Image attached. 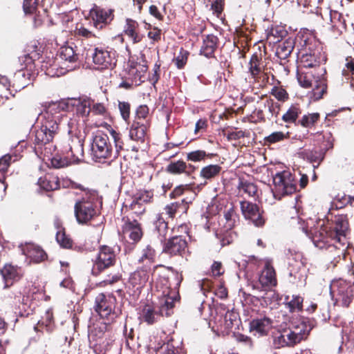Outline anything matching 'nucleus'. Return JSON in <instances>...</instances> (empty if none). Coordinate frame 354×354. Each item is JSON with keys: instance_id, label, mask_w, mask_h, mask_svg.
<instances>
[{"instance_id": "1", "label": "nucleus", "mask_w": 354, "mask_h": 354, "mask_svg": "<svg viewBox=\"0 0 354 354\" xmlns=\"http://www.w3.org/2000/svg\"><path fill=\"white\" fill-rule=\"evenodd\" d=\"M278 327L282 332L274 339V344L277 348L295 346L306 337L312 329L304 320L283 313Z\"/></svg>"}, {"instance_id": "2", "label": "nucleus", "mask_w": 354, "mask_h": 354, "mask_svg": "<svg viewBox=\"0 0 354 354\" xmlns=\"http://www.w3.org/2000/svg\"><path fill=\"white\" fill-rule=\"evenodd\" d=\"M58 131L59 127L55 122L41 121L40 128L35 130L31 138L34 151L38 156L48 157L51 154L52 142Z\"/></svg>"}, {"instance_id": "3", "label": "nucleus", "mask_w": 354, "mask_h": 354, "mask_svg": "<svg viewBox=\"0 0 354 354\" xmlns=\"http://www.w3.org/2000/svg\"><path fill=\"white\" fill-rule=\"evenodd\" d=\"M84 192V196L81 199L78 200L74 206L76 220L80 224L87 223L97 215V192L88 188Z\"/></svg>"}, {"instance_id": "4", "label": "nucleus", "mask_w": 354, "mask_h": 354, "mask_svg": "<svg viewBox=\"0 0 354 354\" xmlns=\"http://www.w3.org/2000/svg\"><path fill=\"white\" fill-rule=\"evenodd\" d=\"M240 323L236 311H211L209 327L216 335H225Z\"/></svg>"}, {"instance_id": "5", "label": "nucleus", "mask_w": 354, "mask_h": 354, "mask_svg": "<svg viewBox=\"0 0 354 354\" xmlns=\"http://www.w3.org/2000/svg\"><path fill=\"white\" fill-rule=\"evenodd\" d=\"M297 78L301 86L305 88H313L311 97L319 100L327 91L326 79L316 76L313 70L297 68Z\"/></svg>"}, {"instance_id": "6", "label": "nucleus", "mask_w": 354, "mask_h": 354, "mask_svg": "<svg viewBox=\"0 0 354 354\" xmlns=\"http://www.w3.org/2000/svg\"><path fill=\"white\" fill-rule=\"evenodd\" d=\"M113 147L107 134L97 131L92 138L91 155L95 162H101L112 157Z\"/></svg>"}, {"instance_id": "7", "label": "nucleus", "mask_w": 354, "mask_h": 354, "mask_svg": "<svg viewBox=\"0 0 354 354\" xmlns=\"http://www.w3.org/2000/svg\"><path fill=\"white\" fill-rule=\"evenodd\" d=\"M117 261V255L114 249L109 245H100L98 252L93 260L91 274L98 277L105 270L113 267Z\"/></svg>"}, {"instance_id": "8", "label": "nucleus", "mask_w": 354, "mask_h": 354, "mask_svg": "<svg viewBox=\"0 0 354 354\" xmlns=\"http://www.w3.org/2000/svg\"><path fill=\"white\" fill-rule=\"evenodd\" d=\"M273 196L276 199L290 195L297 191V185L294 177L288 171L277 173L273 177Z\"/></svg>"}, {"instance_id": "9", "label": "nucleus", "mask_w": 354, "mask_h": 354, "mask_svg": "<svg viewBox=\"0 0 354 354\" xmlns=\"http://www.w3.org/2000/svg\"><path fill=\"white\" fill-rule=\"evenodd\" d=\"M330 294L335 299L337 307L348 308L353 299V290L350 284L342 279L332 281L330 286Z\"/></svg>"}, {"instance_id": "10", "label": "nucleus", "mask_w": 354, "mask_h": 354, "mask_svg": "<svg viewBox=\"0 0 354 354\" xmlns=\"http://www.w3.org/2000/svg\"><path fill=\"white\" fill-rule=\"evenodd\" d=\"M115 9L104 8L94 4L89 10V18L93 26L97 30H102L111 26L115 19Z\"/></svg>"}, {"instance_id": "11", "label": "nucleus", "mask_w": 354, "mask_h": 354, "mask_svg": "<svg viewBox=\"0 0 354 354\" xmlns=\"http://www.w3.org/2000/svg\"><path fill=\"white\" fill-rule=\"evenodd\" d=\"M91 57L97 70L111 69L115 65V53L109 46H95L92 50Z\"/></svg>"}, {"instance_id": "12", "label": "nucleus", "mask_w": 354, "mask_h": 354, "mask_svg": "<svg viewBox=\"0 0 354 354\" xmlns=\"http://www.w3.org/2000/svg\"><path fill=\"white\" fill-rule=\"evenodd\" d=\"M240 209L244 218L257 227H262L266 222L265 211L257 203L249 201H240Z\"/></svg>"}, {"instance_id": "13", "label": "nucleus", "mask_w": 354, "mask_h": 354, "mask_svg": "<svg viewBox=\"0 0 354 354\" xmlns=\"http://www.w3.org/2000/svg\"><path fill=\"white\" fill-rule=\"evenodd\" d=\"M122 231L133 243H138L144 235V230L142 223L133 215L122 216Z\"/></svg>"}, {"instance_id": "14", "label": "nucleus", "mask_w": 354, "mask_h": 354, "mask_svg": "<svg viewBox=\"0 0 354 354\" xmlns=\"http://www.w3.org/2000/svg\"><path fill=\"white\" fill-rule=\"evenodd\" d=\"M149 271L145 268H138L131 273L127 283V292L130 295L138 297L149 280Z\"/></svg>"}, {"instance_id": "15", "label": "nucleus", "mask_w": 354, "mask_h": 354, "mask_svg": "<svg viewBox=\"0 0 354 354\" xmlns=\"http://www.w3.org/2000/svg\"><path fill=\"white\" fill-rule=\"evenodd\" d=\"M327 61V55L322 50H314L306 52L298 57L299 68L315 70L319 67L321 64H324Z\"/></svg>"}, {"instance_id": "16", "label": "nucleus", "mask_w": 354, "mask_h": 354, "mask_svg": "<svg viewBox=\"0 0 354 354\" xmlns=\"http://www.w3.org/2000/svg\"><path fill=\"white\" fill-rule=\"evenodd\" d=\"M306 234L312 240L315 246L319 250L326 248V245L334 241L335 239L324 221L318 227L311 230L310 232L306 231Z\"/></svg>"}, {"instance_id": "17", "label": "nucleus", "mask_w": 354, "mask_h": 354, "mask_svg": "<svg viewBox=\"0 0 354 354\" xmlns=\"http://www.w3.org/2000/svg\"><path fill=\"white\" fill-rule=\"evenodd\" d=\"M144 57L145 55H142L140 59L131 58L127 63V74L129 79H132L135 82L136 86L144 82L142 78L145 77L149 68L147 62Z\"/></svg>"}, {"instance_id": "18", "label": "nucleus", "mask_w": 354, "mask_h": 354, "mask_svg": "<svg viewBox=\"0 0 354 354\" xmlns=\"http://www.w3.org/2000/svg\"><path fill=\"white\" fill-rule=\"evenodd\" d=\"M326 226L332 232V234L339 241H345L346 232L348 230V221L346 215L335 216L334 218H331L329 221L327 218Z\"/></svg>"}, {"instance_id": "19", "label": "nucleus", "mask_w": 354, "mask_h": 354, "mask_svg": "<svg viewBox=\"0 0 354 354\" xmlns=\"http://www.w3.org/2000/svg\"><path fill=\"white\" fill-rule=\"evenodd\" d=\"M65 111H68V101L51 102L45 106V111L41 115V121L55 122L59 127L61 112Z\"/></svg>"}, {"instance_id": "20", "label": "nucleus", "mask_w": 354, "mask_h": 354, "mask_svg": "<svg viewBox=\"0 0 354 354\" xmlns=\"http://www.w3.org/2000/svg\"><path fill=\"white\" fill-rule=\"evenodd\" d=\"M188 243L186 237L183 236H174L165 242L163 252L171 256L183 257L187 250Z\"/></svg>"}, {"instance_id": "21", "label": "nucleus", "mask_w": 354, "mask_h": 354, "mask_svg": "<svg viewBox=\"0 0 354 354\" xmlns=\"http://www.w3.org/2000/svg\"><path fill=\"white\" fill-rule=\"evenodd\" d=\"M283 311H277V315L274 316L275 319L271 320L270 318L253 320L251 323V328L255 330L261 335H266L272 327H278L281 322V318Z\"/></svg>"}, {"instance_id": "22", "label": "nucleus", "mask_w": 354, "mask_h": 354, "mask_svg": "<svg viewBox=\"0 0 354 354\" xmlns=\"http://www.w3.org/2000/svg\"><path fill=\"white\" fill-rule=\"evenodd\" d=\"M197 167L183 160L171 161L166 167L165 171L169 174L176 176L185 174L187 176H191L195 172Z\"/></svg>"}, {"instance_id": "23", "label": "nucleus", "mask_w": 354, "mask_h": 354, "mask_svg": "<svg viewBox=\"0 0 354 354\" xmlns=\"http://www.w3.org/2000/svg\"><path fill=\"white\" fill-rule=\"evenodd\" d=\"M1 274L5 281V288H8L23 277L24 271L20 267L7 263L1 270Z\"/></svg>"}, {"instance_id": "24", "label": "nucleus", "mask_w": 354, "mask_h": 354, "mask_svg": "<svg viewBox=\"0 0 354 354\" xmlns=\"http://www.w3.org/2000/svg\"><path fill=\"white\" fill-rule=\"evenodd\" d=\"M288 281L297 287L306 284L307 272L306 266L299 263L295 266H288Z\"/></svg>"}, {"instance_id": "25", "label": "nucleus", "mask_w": 354, "mask_h": 354, "mask_svg": "<svg viewBox=\"0 0 354 354\" xmlns=\"http://www.w3.org/2000/svg\"><path fill=\"white\" fill-rule=\"evenodd\" d=\"M123 33L131 40L133 44L140 43L144 38V35L140 32L139 23L131 18L125 19Z\"/></svg>"}, {"instance_id": "26", "label": "nucleus", "mask_w": 354, "mask_h": 354, "mask_svg": "<svg viewBox=\"0 0 354 354\" xmlns=\"http://www.w3.org/2000/svg\"><path fill=\"white\" fill-rule=\"evenodd\" d=\"M68 107L75 106L76 113L82 117H88L91 111L92 100L86 95L81 96L78 98H71L68 100Z\"/></svg>"}, {"instance_id": "27", "label": "nucleus", "mask_w": 354, "mask_h": 354, "mask_svg": "<svg viewBox=\"0 0 354 354\" xmlns=\"http://www.w3.org/2000/svg\"><path fill=\"white\" fill-rule=\"evenodd\" d=\"M218 38L213 34L203 35L200 55H204L209 59L215 57L214 53L218 48Z\"/></svg>"}, {"instance_id": "28", "label": "nucleus", "mask_w": 354, "mask_h": 354, "mask_svg": "<svg viewBox=\"0 0 354 354\" xmlns=\"http://www.w3.org/2000/svg\"><path fill=\"white\" fill-rule=\"evenodd\" d=\"M180 302V297L178 292L169 290L167 293L165 291L162 295L158 298V308L160 310H171L178 308Z\"/></svg>"}, {"instance_id": "29", "label": "nucleus", "mask_w": 354, "mask_h": 354, "mask_svg": "<svg viewBox=\"0 0 354 354\" xmlns=\"http://www.w3.org/2000/svg\"><path fill=\"white\" fill-rule=\"evenodd\" d=\"M190 202L187 201L186 198H183L179 201H176L174 203H171L167 204L164 208L162 212L159 214H162L163 216H165L167 220L171 219L173 221L176 214L180 211L183 210V212H186L189 208V203Z\"/></svg>"}, {"instance_id": "30", "label": "nucleus", "mask_w": 354, "mask_h": 354, "mask_svg": "<svg viewBox=\"0 0 354 354\" xmlns=\"http://www.w3.org/2000/svg\"><path fill=\"white\" fill-rule=\"evenodd\" d=\"M23 253L35 263L44 261L48 255L46 252L39 245L33 243H28L23 248Z\"/></svg>"}, {"instance_id": "31", "label": "nucleus", "mask_w": 354, "mask_h": 354, "mask_svg": "<svg viewBox=\"0 0 354 354\" xmlns=\"http://www.w3.org/2000/svg\"><path fill=\"white\" fill-rule=\"evenodd\" d=\"M156 252L151 245H147L141 251L140 256L138 260L139 264L141 265L140 268H145L147 271L150 272L151 266L156 262Z\"/></svg>"}, {"instance_id": "32", "label": "nucleus", "mask_w": 354, "mask_h": 354, "mask_svg": "<svg viewBox=\"0 0 354 354\" xmlns=\"http://www.w3.org/2000/svg\"><path fill=\"white\" fill-rule=\"evenodd\" d=\"M37 184L42 190L46 192L55 191L60 188L59 177L57 175L50 173L40 177Z\"/></svg>"}, {"instance_id": "33", "label": "nucleus", "mask_w": 354, "mask_h": 354, "mask_svg": "<svg viewBox=\"0 0 354 354\" xmlns=\"http://www.w3.org/2000/svg\"><path fill=\"white\" fill-rule=\"evenodd\" d=\"M259 281L262 286H275L277 283L276 272L270 263H266L259 276Z\"/></svg>"}, {"instance_id": "34", "label": "nucleus", "mask_w": 354, "mask_h": 354, "mask_svg": "<svg viewBox=\"0 0 354 354\" xmlns=\"http://www.w3.org/2000/svg\"><path fill=\"white\" fill-rule=\"evenodd\" d=\"M12 156L7 153L0 158V197L6 194L8 185L6 183V174L12 162Z\"/></svg>"}, {"instance_id": "35", "label": "nucleus", "mask_w": 354, "mask_h": 354, "mask_svg": "<svg viewBox=\"0 0 354 354\" xmlns=\"http://www.w3.org/2000/svg\"><path fill=\"white\" fill-rule=\"evenodd\" d=\"M149 124L148 122L141 123L133 120L129 130V136L131 140L144 142Z\"/></svg>"}, {"instance_id": "36", "label": "nucleus", "mask_w": 354, "mask_h": 354, "mask_svg": "<svg viewBox=\"0 0 354 354\" xmlns=\"http://www.w3.org/2000/svg\"><path fill=\"white\" fill-rule=\"evenodd\" d=\"M324 250L328 252L330 258L333 259V261H337L342 256H344L345 241H339L335 238L334 241L329 243Z\"/></svg>"}, {"instance_id": "37", "label": "nucleus", "mask_w": 354, "mask_h": 354, "mask_svg": "<svg viewBox=\"0 0 354 354\" xmlns=\"http://www.w3.org/2000/svg\"><path fill=\"white\" fill-rule=\"evenodd\" d=\"M267 39L270 43L280 42L288 35V31L283 26L272 25L266 30Z\"/></svg>"}, {"instance_id": "38", "label": "nucleus", "mask_w": 354, "mask_h": 354, "mask_svg": "<svg viewBox=\"0 0 354 354\" xmlns=\"http://www.w3.org/2000/svg\"><path fill=\"white\" fill-rule=\"evenodd\" d=\"M222 171V167L217 164H209L203 167L200 171L199 176L206 181L204 185H206L207 181H212L216 178L218 177Z\"/></svg>"}, {"instance_id": "39", "label": "nucleus", "mask_w": 354, "mask_h": 354, "mask_svg": "<svg viewBox=\"0 0 354 354\" xmlns=\"http://www.w3.org/2000/svg\"><path fill=\"white\" fill-rule=\"evenodd\" d=\"M73 145L70 146L67 151L69 158L73 164H78L83 160L84 158V145L80 140L72 141Z\"/></svg>"}, {"instance_id": "40", "label": "nucleus", "mask_w": 354, "mask_h": 354, "mask_svg": "<svg viewBox=\"0 0 354 354\" xmlns=\"http://www.w3.org/2000/svg\"><path fill=\"white\" fill-rule=\"evenodd\" d=\"M295 45V39L289 37L277 46L276 54L280 59H286L291 55Z\"/></svg>"}, {"instance_id": "41", "label": "nucleus", "mask_w": 354, "mask_h": 354, "mask_svg": "<svg viewBox=\"0 0 354 354\" xmlns=\"http://www.w3.org/2000/svg\"><path fill=\"white\" fill-rule=\"evenodd\" d=\"M115 301L113 296L99 294L95 298V310H113L115 308Z\"/></svg>"}, {"instance_id": "42", "label": "nucleus", "mask_w": 354, "mask_h": 354, "mask_svg": "<svg viewBox=\"0 0 354 354\" xmlns=\"http://www.w3.org/2000/svg\"><path fill=\"white\" fill-rule=\"evenodd\" d=\"M169 221L162 214H157L153 221L155 230L158 234L161 241H165L169 230Z\"/></svg>"}, {"instance_id": "43", "label": "nucleus", "mask_w": 354, "mask_h": 354, "mask_svg": "<svg viewBox=\"0 0 354 354\" xmlns=\"http://www.w3.org/2000/svg\"><path fill=\"white\" fill-rule=\"evenodd\" d=\"M216 156H217L216 153H207L205 150L197 149L187 153L186 160L187 161L196 162L212 159Z\"/></svg>"}, {"instance_id": "44", "label": "nucleus", "mask_w": 354, "mask_h": 354, "mask_svg": "<svg viewBox=\"0 0 354 354\" xmlns=\"http://www.w3.org/2000/svg\"><path fill=\"white\" fill-rule=\"evenodd\" d=\"M216 236L219 239L221 245L223 247L232 243L236 237V234L232 229L221 228L216 231Z\"/></svg>"}, {"instance_id": "45", "label": "nucleus", "mask_w": 354, "mask_h": 354, "mask_svg": "<svg viewBox=\"0 0 354 354\" xmlns=\"http://www.w3.org/2000/svg\"><path fill=\"white\" fill-rule=\"evenodd\" d=\"M332 28L337 30V33L335 34V37L340 36L344 31L346 30V24L341 14L335 12L331 15Z\"/></svg>"}, {"instance_id": "46", "label": "nucleus", "mask_w": 354, "mask_h": 354, "mask_svg": "<svg viewBox=\"0 0 354 354\" xmlns=\"http://www.w3.org/2000/svg\"><path fill=\"white\" fill-rule=\"evenodd\" d=\"M306 158L313 164L314 168H317L323 161L326 151L323 149L306 151Z\"/></svg>"}, {"instance_id": "47", "label": "nucleus", "mask_w": 354, "mask_h": 354, "mask_svg": "<svg viewBox=\"0 0 354 354\" xmlns=\"http://www.w3.org/2000/svg\"><path fill=\"white\" fill-rule=\"evenodd\" d=\"M50 163L53 167L60 169L72 165L68 153L66 155L56 153L51 159Z\"/></svg>"}, {"instance_id": "48", "label": "nucleus", "mask_w": 354, "mask_h": 354, "mask_svg": "<svg viewBox=\"0 0 354 354\" xmlns=\"http://www.w3.org/2000/svg\"><path fill=\"white\" fill-rule=\"evenodd\" d=\"M59 55L62 59L69 62H76L79 59V54L75 50L69 46H64L60 48Z\"/></svg>"}, {"instance_id": "49", "label": "nucleus", "mask_w": 354, "mask_h": 354, "mask_svg": "<svg viewBox=\"0 0 354 354\" xmlns=\"http://www.w3.org/2000/svg\"><path fill=\"white\" fill-rule=\"evenodd\" d=\"M301 110L299 104H292L288 109L286 113L282 116V120L287 123H294L296 122Z\"/></svg>"}, {"instance_id": "50", "label": "nucleus", "mask_w": 354, "mask_h": 354, "mask_svg": "<svg viewBox=\"0 0 354 354\" xmlns=\"http://www.w3.org/2000/svg\"><path fill=\"white\" fill-rule=\"evenodd\" d=\"M237 188L240 192H243L251 197L255 196L258 191L257 186L254 183L248 180H240Z\"/></svg>"}, {"instance_id": "51", "label": "nucleus", "mask_w": 354, "mask_h": 354, "mask_svg": "<svg viewBox=\"0 0 354 354\" xmlns=\"http://www.w3.org/2000/svg\"><path fill=\"white\" fill-rule=\"evenodd\" d=\"M56 241L63 248L71 249L73 248V241L70 236L66 234L65 229L57 232Z\"/></svg>"}, {"instance_id": "52", "label": "nucleus", "mask_w": 354, "mask_h": 354, "mask_svg": "<svg viewBox=\"0 0 354 354\" xmlns=\"http://www.w3.org/2000/svg\"><path fill=\"white\" fill-rule=\"evenodd\" d=\"M289 138V133H284L282 131H275L263 138V145L270 146Z\"/></svg>"}, {"instance_id": "53", "label": "nucleus", "mask_w": 354, "mask_h": 354, "mask_svg": "<svg viewBox=\"0 0 354 354\" xmlns=\"http://www.w3.org/2000/svg\"><path fill=\"white\" fill-rule=\"evenodd\" d=\"M122 274L118 271H113L105 276L103 280L99 283L100 287L104 288L107 286H112L122 280Z\"/></svg>"}, {"instance_id": "54", "label": "nucleus", "mask_w": 354, "mask_h": 354, "mask_svg": "<svg viewBox=\"0 0 354 354\" xmlns=\"http://www.w3.org/2000/svg\"><path fill=\"white\" fill-rule=\"evenodd\" d=\"M320 118L318 113H308L302 116L298 121V124L305 128H310L313 127Z\"/></svg>"}, {"instance_id": "55", "label": "nucleus", "mask_w": 354, "mask_h": 354, "mask_svg": "<svg viewBox=\"0 0 354 354\" xmlns=\"http://www.w3.org/2000/svg\"><path fill=\"white\" fill-rule=\"evenodd\" d=\"M161 311H139L138 319L140 322H145L149 324L156 322L158 317L162 316Z\"/></svg>"}, {"instance_id": "56", "label": "nucleus", "mask_w": 354, "mask_h": 354, "mask_svg": "<svg viewBox=\"0 0 354 354\" xmlns=\"http://www.w3.org/2000/svg\"><path fill=\"white\" fill-rule=\"evenodd\" d=\"M189 54L188 50L180 48L178 55L172 59V62L178 69L181 70L185 67Z\"/></svg>"}, {"instance_id": "57", "label": "nucleus", "mask_w": 354, "mask_h": 354, "mask_svg": "<svg viewBox=\"0 0 354 354\" xmlns=\"http://www.w3.org/2000/svg\"><path fill=\"white\" fill-rule=\"evenodd\" d=\"M153 190H140L133 196V198L136 202H138L143 205L144 203H151L153 201Z\"/></svg>"}, {"instance_id": "58", "label": "nucleus", "mask_w": 354, "mask_h": 354, "mask_svg": "<svg viewBox=\"0 0 354 354\" xmlns=\"http://www.w3.org/2000/svg\"><path fill=\"white\" fill-rule=\"evenodd\" d=\"M271 77L272 80H275V76L268 69L262 72L260 75L253 81L254 84H257L261 88H265L268 84H274V82H270V77Z\"/></svg>"}, {"instance_id": "59", "label": "nucleus", "mask_w": 354, "mask_h": 354, "mask_svg": "<svg viewBox=\"0 0 354 354\" xmlns=\"http://www.w3.org/2000/svg\"><path fill=\"white\" fill-rule=\"evenodd\" d=\"M237 217L238 216L233 206L225 210L224 212V218L225 220L224 228L233 229Z\"/></svg>"}, {"instance_id": "60", "label": "nucleus", "mask_w": 354, "mask_h": 354, "mask_svg": "<svg viewBox=\"0 0 354 354\" xmlns=\"http://www.w3.org/2000/svg\"><path fill=\"white\" fill-rule=\"evenodd\" d=\"M129 209L131 212L127 215H133L134 217L136 216L137 218H140L141 216L146 212L145 207L143 205L138 203V201L136 202V200H134L133 198L131 203L129 206Z\"/></svg>"}, {"instance_id": "61", "label": "nucleus", "mask_w": 354, "mask_h": 354, "mask_svg": "<svg viewBox=\"0 0 354 354\" xmlns=\"http://www.w3.org/2000/svg\"><path fill=\"white\" fill-rule=\"evenodd\" d=\"M118 109L121 115L122 118L127 123L130 120L131 115V104L128 102H118Z\"/></svg>"}, {"instance_id": "62", "label": "nucleus", "mask_w": 354, "mask_h": 354, "mask_svg": "<svg viewBox=\"0 0 354 354\" xmlns=\"http://www.w3.org/2000/svg\"><path fill=\"white\" fill-rule=\"evenodd\" d=\"M74 34L75 36L82 37L86 39L95 37V35L93 33V32L85 28L84 25L81 23H78L76 24L75 28L74 30Z\"/></svg>"}, {"instance_id": "63", "label": "nucleus", "mask_w": 354, "mask_h": 354, "mask_svg": "<svg viewBox=\"0 0 354 354\" xmlns=\"http://www.w3.org/2000/svg\"><path fill=\"white\" fill-rule=\"evenodd\" d=\"M264 67L262 62V55L261 53H254L250 57L248 63V71Z\"/></svg>"}, {"instance_id": "64", "label": "nucleus", "mask_w": 354, "mask_h": 354, "mask_svg": "<svg viewBox=\"0 0 354 354\" xmlns=\"http://www.w3.org/2000/svg\"><path fill=\"white\" fill-rule=\"evenodd\" d=\"M190 191V185H180L176 186L169 194L170 199H176L183 196L186 192Z\"/></svg>"}]
</instances>
